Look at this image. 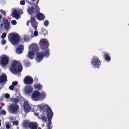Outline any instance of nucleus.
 I'll return each instance as SVG.
<instances>
[{"instance_id": "obj_23", "label": "nucleus", "mask_w": 129, "mask_h": 129, "mask_svg": "<svg viewBox=\"0 0 129 129\" xmlns=\"http://www.w3.org/2000/svg\"><path fill=\"white\" fill-rule=\"evenodd\" d=\"M34 86L35 89H38L39 90H41L42 86L40 84H38L37 85L34 84Z\"/></svg>"}, {"instance_id": "obj_13", "label": "nucleus", "mask_w": 129, "mask_h": 129, "mask_svg": "<svg viewBox=\"0 0 129 129\" xmlns=\"http://www.w3.org/2000/svg\"><path fill=\"white\" fill-rule=\"evenodd\" d=\"M7 78L5 74L2 75L0 76V83H6L7 81Z\"/></svg>"}, {"instance_id": "obj_9", "label": "nucleus", "mask_w": 129, "mask_h": 129, "mask_svg": "<svg viewBox=\"0 0 129 129\" xmlns=\"http://www.w3.org/2000/svg\"><path fill=\"white\" fill-rule=\"evenodd\" d=\"M40 95L41 93L39 91H34L32 94L31 98L34 101H38L40 99Z\"/></svg>"}, {"instance_id": "obj_12", "label": "nucleus", "mask_w": 129, "mask_h": 129, "mask_svg": "<svg viewBox=\"0 0 129 129\" xmlns=\"http://www.w3.org/2000/svg\"><path fill=\"white\" fill-rule=\"evenodd\" d=\"M30 22L34 29L36 30L37 28V23L36 22L35 19L34 17H31Z\"/></svg>"}, {"instance_id": "obj_15", "label": "nucleus", "mask_w": 129, "mask_h": 129, "mask_svg": "<svg viewBox=\"0 0 129 129\" xmlns=\"http://www.w3.org/2000/svg\"><path fill=\"white\" fill-rule=\"evenodd\" d=\"M23 106L24 109L25 111L28 112L30 110L31 107L27 102L25 101L24 102Z\"/></svg>"}, {"instance_id": "obj_42", "label": "nucleus", "mask_w": 129, "mask_h": 129, "mask_svg": "<svg viewBox=\"0 0 129 129\" xmlns=\"http://www.w3.org/2000/svg\"><path fill=\"white\" fill-rule=\"evenodd\" d=\"M10 121L12 122L13 123V122L14 121V119L13 118L11 117L10 118Z\"/></svg>"}, {"instance_id": "obj_41", "label": "nucleus", "mask_w": 129, "mask_h": 129, "mask_svg": "<svg viewBox=\"0 0 129 129\" xmlns=\"http://www.w3.org/2000/svg\"><path fill=\"white\" fill-rule=\"evenodd\" d=\"M18 12L19 14V13L21 14H22L23 13V10L21 9H20L18 11Z\"/></svg>"}, {"instance_id": "obj_39", "label": "nucleus", "mask_w": 129, "mask_h": 129, "mask_svg": "<svg viewBox=\"0 0 129 129\" xmlns=\"http://www.w3.org/2000/svg\"><path fill=\"white\" fill-rule=\"evenodd\" d=\"M1 113V114L2 115H5L6 114V112L3 110H2Z\"/></svg>"}, {"instance_id": "obj_19", "label": "nucleus", "mask_w": 129, "mask_h": 129, "mask_svg": "<svg viewBox=\"0 0 129 129\" xmlns=\"http://www.w3.org/2000/svg\"><path fill=\"white\" fill-rule=\"evenodd\" d=\"M3 22L4 24V27L6 29H7L9 27V23L8 20L6 19H3Z\"/></svg>"}, {"instance_id": "obj_11", "label": "nucleus", "mask_w": 129, "mask_h": 129, "mask_svg": "<svg viewBox=\"0 0 129 129\" xmlns=\"http://www.w3.org/2000/svg\"><path fill=\"white\" fill-rule=\"evenodd\" d=\"M1 59L0 62L1 64L3 65H6L8 62V59L6 57L2 56L1 57Z\"/></svg>"}, {"instance_id": "obj_34", "label": "nucleus", "mask_w": 129, "mask_h": 129, "mask_svg": "<svg viewBox=\"0 0 129 129\" xmlns=\"http://www.w3.org/2000/svg\"><path fill=\"white\" fill-rule=\"evenodd\" d=\"M1 43L3 45H4L6 44V41L5 39H3L2 40Z\"/></svg>"}, {"instance_id": "obj_27", "label": "nucleus", "mask_w": 129, "mask_h": 129, "mask_svg": "<svg viewBox=\"0 0 129 129\" xmlns=\"http://www.w3.org/2000/svg\"><path fill=\"white\" fill-rule=\"evenodd\" d=\"M23 39L25 41H29L30 39L29 36H28V35H25Z\"/></svg>"}, {"instance_id": "obj_30", "label": "nucleus", "mask_w": 129, "mask_h": 129, "mask_svg": "<svg viewBox=\"0 0 129 129\" xmlns=\"http://www.w3.org/2000/svg\"><path fill=\"white\" fill-rule=\"evenodd\" d=\"M49 24V22L47 20H45L44 22V25L46 26H47Z\"/></svg>"}, {"instance_id": "obj_24", "label": "nucleus", "mask_w": 129, "mask_h": 129, "mask_svg": "<svg viewBox=\"0 0 129 129\" xmlns=\"http://www.w3.org/2000/svg\"><path fill=\"white\" fill-rule=\"evenodd\" d=\"M30 123L27 121H25L23 123V125L25 127H29Z\"/></svg>"}, {"instance_id": "obj_3", "label": "nucleus", "mask_w": 129, "mask_h": 129, "mask_svg": "<svg viewBox=\"0 0 129 129\" xmlns=\"http://www.w3.org/2000/svg\"><path fill=\"white\" fill-rule=\"evenodd\" d=\"M10 70L12 73L20 72L22 70V67L21 63L16 60L10 66Z\"/></svg>"}, {"instance_id": "obj_22", "label": "nucleus", "mask_w": 129, "mask_h": 129, "mask_svg": "<svg viewBox=\"0 0 129 129\" xmlns=\"http://www.w3.org/2000/svg\"><path fill=\"white\" fill-rule=\"evenodd\" d=\"M53 115H51V116H49L47 117V119L48 120V129H50L51 126V120L52 119V117Z\"/></svg>"}, {"instance_id": "obj_35", "label": "nucleus", "mask_w": 129, "mask_h": 129, "mask_svg": "<svg viewBox=\"0 0 129 129\" xmlns=\"http://www.w3.org/2000/svg\"><path fill=\"white\" fill-rule=\"evenodd\" d=\"M14 88V87L12 85H11L9 87V89L11 90H13Z\"/></svg>"}, {"instance_id": "obj_38", "label": "nucleus", "mask_w": 129, "mask_h": 129, "mask_svg": "<svg viewBox=\"0 0 129 129\" xmlns=\"http://www.w3.org/2000/svg\"><path fill=\"white\" fill-rule=\"evenodd\" d=\"M12 85L14 86H16L18 84V82L17 81L13 82H12Z\"/></svg>"}, {"instance_id": "obj_46", "label": "nucleus", "mask_w": 129, "mask_h": 129, "mask_svg": "<svg viewBox=\"0 0 129 129\" xmlns=\"http://www.w3.org/2000/svg\"><path fill=\"white\" fill-rule=\"evenodd\" d=\"M3 24L2 23L0 25V26L1 27V28L2 29H3L4 28V27L3 26Z\"/></svg>"}, {"instance_id": "obj_7", "label": "nucleus", "mask_w": 129, "mask_h": 129, "mask_svg": "<svg viewBox=\"0 0 129 129\" xmlns=\"http://www.w3.org/2000/svg\"><path fill=\"white\" fill-rule=\"evenodd\" d=\"M27 11L32 16L36 17V15L39 12L40 9H28Z\"/></svg>"}, {"instance_id": "obj_45", "label": "nucleus", "mask_w": 129, "mask_h": 129, "mask_svg": "<svg viewBox=\"0 0 129 129\" xmlns=\"http://www.w3.org/2000/svg\"><path fill=\"white\" fill-rule=\"evenodd\" d=\"M1 12L4 15H5L6 14V13H5V12L4 11L2 10H1Z\"/></svg>"}, {"instance_id": "obj_8", "label": "nucleus", "mask_w": 129, "mask_h": 129, "mask_svg": "<svg viewBox=\"0 0 129 129\" xmlns=\"http://www.w3.org/2000/svg\"><path fill=\"white\" fill-rule=\"evenodd\" d=\"M91 63L93 65L98 68L101 64V62L97 57L94 56L91 60Z\"/></svg>"}, {"instance_id": "obj_2", "label": "nucleus", "mask_w": 129, "mask_h": 129, "mask_svg": "<svg viewBox=\"0 0 129 129\" xmlns=\"http://www.w3.org/2000/svg\"><path fill=\"white\" fill-rule=\"evenodd\" d=\"M20 37L16 33H12L8 35L9 41L13 45L18 44L20 40Z\"/></svg>"}, {"instance_id": "obj_47", "label": "nucleus", "mask_w": 129, "mask_h": 129, "mask_svg": "<svg viewBox=\"0 0 129 129\" xmlns=\"http://www.w3.org/2000/svg\"><path fill=\"white\" fill-rule=\"evenodd\" d=\"M29 21H27V23H26V24H27V25L28 26H29V25H28V23H29Z\"/></svg>"}, {"instance_id": "obj_16", "label": "nucleus", "mask_w": 129, "mask_h": 129, "mask_svg": "<svg viewBox=\"0 0 129 129\" xmlns=\"http://www.w3.org/2000/svg\"><path fill=\"white\" fill-rule=\"evenodd\" d=\"M36 17L39 20L42 21L44 19L45 16L43 14L39 12L36 15Z\"/></svg>"}, {"instance_id": "obj_20", "label": "nucleus", "mask_w": 129, "mask_h": 129, "mask_svg": "<svg viewBox=\"0 0 129 129\" xmlns=\"http://www.w3.org/2000/svg\"><path fill=\"white\" fill-rule=\"evenodd\" d=\"M104 56L105 60L108 62L110 61L111 58L109 54L105 52L104 53Z\"/></svg>"}, {"instance_id": "obj_14", "label": "nucleus", "mask_w": 129, "mask_h": 129, "mask_svg": "<svg viewBox=\"0 0 129 129\" xmlns=\"http://www.w3.org/2000/svg\"><path fill=\"white\" fill-rule=\"evenodd\" d=\"M33 90V89L30 86H27L25 88V92L26 94H29L32 92Z\"/></svg>"}, {"instance_id": "obj_18", "label": "nucleus", "mask_w": 129, "mask_h": 129, "mask_svg": "<svg viewBox=\"0 0 129 129\" xmlns=\"http://www.w3.org/2000/svg\"><path fill=\"white\" fill-rule=\"evenodd\" d=\"M12 16L13 17L17 19H18L20 17L18 12L16 10H14L13 11L12 13Z\"/></svg>"}, {"instance_id": "obj_44", "label": "nucleus", "mask_w": 129, "mask_h": 129, "mask_svg": "<svg viewBox=\"0 0 129 129\" xmlns=\"http://www.w3.org/2000/svg\"><path fill=\"white\" fill-rule=\"evenodd\" d=\"M6 127L7 129H8L9 128H10L9 125L8 124H7V125H6Z\"/></svg>"}, {"instance_id": "obj_25", "label": "nucleus", "mask_w": 129, "mask_h": 129, "mask_svg": "<svg viewBox=\"0 0 129 129\" xmlns=\"http://www.w3.org/2000/svg\"><path fill=\"white\" fill-rule=\"evenodd\" d=\"M39 0H37V3L36 4H33L32 5V7L31 8H39L37 4L38 3Z\"/></svg>"}, {"instance_id": "obj_43", "label": "nucleus", "mask_w": 129, "mask_h": 129, "mask_svg": "<svg viewBox=\"0 0 129 129\" xmlns=\"http://www.w3.org/2000/svg\"><path fill=\"white\" fill-rule=\"evenodd\" d=\"M42 119L45 122H46L47 121V118L45 117H43L42 118Z\"/></svg>"}, {"instance_id": "obj_40", "label": "nucleus", "mask_w": 129, "mask_h": 129, "mask_svg": "<svg viewBox=\"0 0 129 129\" xmlns=\"http://www.w3.org/2000/svg\"><path fill=\"white\" fill-rule=\"evenodd\" d=\"M25 2L24 0H22L20 2V4L22 5H24L25 4Z\"/></svg>"}, {"instance_id": "obj_36", "label": "nucleus", "mask_w": 129, "mask_h": 129, "mask_svg": "<svg viewBox=\"0 0 129 129\" xmlns=\"http://www.w3.org/2000/svg\"><path fill=\"white\" fill-rule=\"evenodd\" d=\"M10 95L8 93H6L5 95V97L6 99H8L10 97Z\"/></svg>"}, {"instance_id": "obj_49", "label": "nucleus", "mask_w": 129, "mask_h": 129, "mask_svg": "<svg viewBox=\"0 0 129 129\" xmlns=\"http://www.w3.org/2000/svg\"><path fill=\"white\" fill-rule=\"evenodd\" d=\"M36 115L37 116H38L39 115V114L38 113H36Z\"/></svg>"}, {"instance_id": "obj_21", "label": "nucleus", "mask_w": 129, "mask_h": 129, "mask_svg": "<svg viewBox=\"0 0 129 129\" xmlns=\"http://www.w3.org/2000/svg\"><path fill=\"white\" fill-rule=\"evenodd\" d=\"M37 123L31 122L30 123L29 127L31 129H37Z\"/></svg>"}, {"instance_id": "obj_51", "label": "nucleus", "mask_w": 129, "mask_h": 129, "mask_svg": "<svg viewBox=\"0 0 129 129\" xmlns=\"http://www.w3.org/2000/svg\"><path fill=\"white\" fill-rule=\"evenodd\" d=\"M1 123L0 122V126H1Z\"/></svg>"}, {"instance_id": "obj_17", "label": "nucleus", "mask_w": 129, "mask_h": 129, "mask_svg": "<svg viewBox=\"0 0 129 129\" xmlns=\"http://www.w3.org/2000/svg\"><path fill=\"white\" fill-rule=\"evenodd\" d=\"M23 46L22 45H20L16 49V52L18 54H20L23 52Z\"/></svg>"}, {"instance_id": "obj_31", "label": "nucleus", "mask_w": 129, "mask_h": 129, "mask_svg": "<svg viewBox=\"0 0 129 129\" xmlns=\"http://www.w3.org/2000/svg\"><path fill=\"white\" fill-rule=\"evenodd\" d=\"M13 125L16 126H18L19 125V123L18 121H16L13 122Z\"/></svg>"}, {"instance_id": "obj_26", "label": "nucleus", "mask_w": 129, "mask_h": 129, "mask_svg": "<svg viewBox=\"0 0 129 129\" xmlns=\"http://www.w3.org/2000/svg\"><path fill=\"white\" fill-rule=\"evenodd\" d=\"M19 102V100L18 98H14L13 99V101L12 102L13 103H14V104H16L18 103Z\"/></svg>"}, {"instance_id": "obj_6", "label": "nucleus", "mask_w": 129, "mask_h": 129, "mask_svg": "<svg viewBox=\"0 0 129 129\" xmlns=\"http://www.w3.org/2000/svg\"><path fill=\"white\" fill-rule=\"evenodd\" d=\"M8 107L10 111L14 113H16L19 109V106L17 104H10Z\"/></svg>"}, {"instance_id": "obj_32", "label": "nucleus", "mask_w": 129, "mask_h": 129, "mask_svg": "<svg viewBox=\"0 0 129 129\" xmlns=\"http://www.w3.org/2000/svg\"><path fill=\"white\" fill-rule=\"evenodd\" d=\"M42 34L44 36H46L47 34V32L45 29L42 31Z\"/></svg>"}, {"instance_id": "obj_37", "label": "nucleus", "mask_w": 129, "mask_h": 129, "mask_svg": "<svg viewBox=\"0 0 129 129\" xmlns=\"http://www.w3.org/2000/svg\"><path fill=\"white\" fill-rule=\"evenodd\" d=\"M33 34L34 36L35 37L37 36L38 34V31H35L34 32Z\"/></svg>"}, {"instance_id": "obj_28", "label": "nucleus", "mask_w": 129, "mask_h": 129, "mask_svg": "<svg viewBox=\"0 0 129 129\" xmlns=\"http://www.w3.org/2000/svg\"><path fill=\"white\" fill-rule=\"evenodd\" d=\"M46 96V95L45 93H43L41 94V95L40 96L41 98L42 99L45 98Z\"/></svg>"}, {"instance_id": "obj_4", "label": "nucleus", "mask_w": 129, "mask_h": 129, "mask_svg": "<svg viewBox=\"0 0 129 129\" xmlns=\"http://www.w3.org/2000/svg\"><path fill=\"white\" fill-rule=\"evenodd\" d=\"M29 51L28 53V58L30 59H32L34 56V53L38 51L37 46L34 44H32L29 48Z\"/></svg>"}, {"instance_id": "obj_10", "label": "nucleus", "mask_w": 129, "mask_h": 129, "mask_svg": "<svg viewBox=\"0 0 129 129\" xmlns=\"http://www.w3.org/2000/svg\"><path fill=\"white\" fill-rule=\"evenodd\" d=\"M24 82L26 85H30L32 84L33 81V78L30 76H26L24 80Z\"/></svg>"}, {"instance_id": "obj_29", "label": "nucleus", "mask_w": 129, "mask_h": 129, "mask_svg": "<svg viewBox=\"0 0 129 129\" xmlns=\"http://www.w3.org/2000/svg\"><path fill=\"white\" fill-rule=\"evenodd\" d=\"M7 35V34L6 33H3L1 36V38L2 39H3L5 38Z\"/></svg>"}, {"instance_id": "obj_48", "label": "nucleus", "mask_w": 129, "mask_h": 129, "mask_svg": "<svg viewBox=\"0 0 129 129\" xmlns=\"http://www.w3.org/2000/svg\"><path fill=\"white\" fill-rule=\"evenodd\" d=\"M2 16L0 14V20L2 18Z\"/></svg>"}, {"instance_id": "obj_33", "label": "nucleus", "mask_w": 129, "mask_h": 129, "mask_svg": "<svg viewBox=\"0 0 129 129\" xmlns=\"http://www.w3.org/2000/svg\"><path fill=\"white\" fill-rule=\"evenodd\" d=\"M11 23L12 25H14L17 23V22L15 20H13L11 21Z\"/></svg>"}, {"instance_id": "obj_1", "label": "nucleus", "mask_w": 129, "mask_h": 129, "mask_svg": "<svg viewBox=\"0 0 129 129\" xmlns=\"http://www.w3.org/2000/svg\"><path fill=\"white\" fill-rule=\"evenodd\" d=\"M39 45L40 48L45 51H43L44 53L42 52L37 53L36 59L38 62H40L42 60L44 56L48 57L50 53L49 50L48 49L49 46V43L47 39L44 38L41 39L40 40Z\"/></svg>"}, {"instance_id": "obj_50", "label": "nucleus", "mask_w": 129, "mask_h": 129, "mask_svg": "<svg viewBox=\"0 0 129 129\" xmlns=\"http://www.w3.org/2000/svg\"><path fill=\"white\" fill-rule=\"evenodd\" d=\"M35 0H31L33 2H34L35 1Z\"/></svg>"}, {"instance_id": "obj_5", "label": "nucleus", "mask_w": 129, "mask_h": 129, "mask_svg": "<svg viewBox=\"0 0 129 129\" xmlns=\"http://www.w3.org/2000/svg\"><path fill=\"white\" fill-rule=\"evenodd\" d=\"M39 108L43 111L44 112L47 110V117L53 115V113L51 109L47 105H41Z\"/></svg>"}]
</instances>
